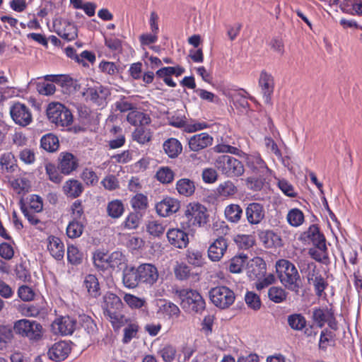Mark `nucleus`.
I'll return each instance as SVG.
<instances>
[{
    "label": "nucleus",
    "mask_w": 362,
    "mask_h": 362,
    "mask_svg": "<svg viewBox=\"0 0 362 362\" xmlns=\"http://www.w3.org/2000/svg\"><path fill=\"white\" fill-rule=\"evenodd\" d=\"M234 241L237 245L242 249H249L254 245V240L250 235H238L235 237Z\"/></svg>",
    "instance_id": "69168bd1"
},
{
    "label": "nucleus",
    "mask_w": 362,
    "mask_h": 362,
    "mask_svg": "<svg viewBox=\"0 0 362 362\" xmlns=\"http://www.w3.org/2000/svg\"><path fill=\"white\" fill-rule=\"evenodd\" d=\"M195 189L194 181L189 178H181L176 182L177 192L184 197H189L194 194Z\"/></svg>",
    "instance_id": "f704fd0d"
},
{
    "label": "nucleus",
    "mask_w": 362,
    "mask_h": 362,
    "mask_svg": "<svg viewBox=\"0 0 362 362\" xmlns=\"http://www.w3.org/2000/svg\"><path fill=\"white\" fill-rule=\"evenodd\" d=\"M186 259L189 264L195 267H202L205 263V257L202 251L189 248L186 251Z\"/></svg>",
    "instance_id": "c9c22d12"
},
{
    "label": "nucleus",
    "mask_w": 362,
    "mask_h": 362,
    "mask_svg": "<svg viewBox=\"0 0 362 362\" xmlns=\"http://www.w3.org/2000/svg\"><path fill=\"white\" fill-rule=\"evenodd\" d=\"M124 207L122 202L119 199L111 201L108 203L107 211L108 215L113 218H119L124 213Z\"/></svg>",
    "instance_id": "a19ab883"
},
{
    "label": "nucleus",
    "mask_w": 362,
    "mask_h": 362,
    "mask_svg": "<svg viewBox=\"0 0 362 362\" xmlns=\"http://www.w3.org/2000/svg\"><path fill=\"white\" fill-rule=\"evenodd\" d=\"M228 247L227 240L222 236L216 239L208 249V257L213 261L216 262L223 256Z\"/></svg>",
    "instance_id": "412c9836"
},
{
    "label": "nucleus",
    "mask_w": 362,
    "mask_h": 362,
    "mask_svg": "<svg viewBox=\"0 0 362 362\" xmlns=\"http://www.w3.org/2000/svg\"><path fill=\"white\" fill-rule=\"evenodd\" d=\"M122 281L126 288H136L140 284L137 267L126 266L122 272Z\"/></svg>",
    "instance_id": "a878e982"
},
{
    "label": "nucleus",
    "mask_w": 362,
    "mask_h": 362,
    "mask_svg": "<svg viewBox=\"0 0 362 362\" xmlns=\"http://www.w3.org/2000/svg\"><path fill=\"white\" fill-rule=\"evenodd\" d=\"M190 268L185 263L177 264L174 268L175 275L180 281L187 280L190 275Z\"/></svg>",
    "instance_id": "0e129e2a"
},
{
    "label": "nucleus",
    "mask_w": 362,
    "mask_h": 362,
    "mask_svg": "<svg viewBox=\"0 0 362 362\" xmlns=\"http://www.w3.org/2000/svg\"><path fill=\"white\" fill-rule=\"evenodd\" d=\"M35 88L39 94L42 95H51L56 91V86L53 83L40 81L35 83Z\"/></svg>",
    "instance_id": "e2e57ef3"
},
{
    "label": "nucleus",
    "mask_w": 362,
    "mask_h": 362,
    "mask_svg": "<svg viewBox=\"0 0 362 362\" xmlns=\"http://www.w3.org/2000/svg\"><path fill=\"white\" fill-rule=\"evenodd\" d=\"M165 153L170 158H175L182 152V146L180 141L175 138L167 139L163 145Z\"/></svg>",
    "instance_id": "2f4dec72"
},
{
    "label": "nucleus",
    "mask_w": 362,
    "mask_h": 362,
    "mask_svg": "<svg viewBox=\"0 0 362 362\" xmlns=\"http://www.w3.org/2000/svg\"><path fill=\"white\" fill-rule=\"evenodd\" d=\"M139 272V281L141 284H144L151 287L158 280L159 274L157 267L151 263H143L137 267Z\"/></svg>",
    "instance_id": "9b49d317"
},
{
    "label": "nucleus",
    "mask_w": 362,
    "mask_h": 362,
    "mask_svg": "<svg viewBox=\"0 0 362 362\" xmlns=\"http://www.w3.org/2000/svg\"><path fill=\"white\" fill-rule=\"evenodd\" d=\"M276 272L281 283L288 290L298 294L300 276L296 266L289 260L280 259L276 262Z\"/></svg>",
    "instance_id": "f03ea898"
},
{
    "label": "nucleus",
    "mask_w": 362,
    "mask_h": 362,
    "mask_svg": "<svg viewBox=\"0 0 362 362\" xmlns=\"http://www.w3.org/2000/svg\"><path fill=\"white\" fill-rule=\"evenodd\" d=\"M259 177H249L245 180V184L248 189L254 191V192H259L261 191L265 183L266 180L263 177L262 174H259Z\"/></svg>",
    "instance_id": "3c124183"
},
{
    "label": "nucleus",
    "mask_w": 362,
    "mask_h": 362,
    "mask_svg": "<svg viewBox=\"0 0 362 362\" xmlns=\"http://www.w3.org/2000/svg\"><path fill=\"white\" fill-rule=\"evenodd\" d=\"M333 312L334 310L332 308H328L327 305L323 307H315L313 308V321L318 327L322 328L326 324L329 314Z\"/></svg>",
    "instance_id": "cd10ccee"
},
{
    "label": "nucleus",
    "mask_w": 362,
    "mask_h": 362,
    "mask_svg": "<svg viewBox=\"0 0 362 362\" xmlns=\"http://www.w3.org/2000/svg\"><path fill=\"white\" fill-rule=\"evenodd\" d=\"M58 169L62 174L68 175L76 170L78 166V158L71 153L62 152L60 153Z\"/></svg>",
    "instance_id": "6ab92c4d"
},
{
    "label": "nucleus",
    "mask_w": 362,
    "mask_h": 362,
    "mask_svg": "<svg viewBox=\"0 0 362 362\" xmlns=\"http://www.w3.org/2000/svg\"><path fill=\"white\" fill-rule=\"evenodd\" d=\"M139 331V325L135 323H129L124 329L122 342L124 344H129L136 335Z\"/></svg>",
    "instance_id": "052dcab7"
},
{
    "label": "nucleus",
    "mask_w": 362,
    "mask_h": 362,
    "mask_svg": "<svg viewBox=\"0 0 362 362\" xmlns=\"http://www.w3.org/2000/svg\"><path fill=\"white\" fill-rule=\"evenodd\" d=\"M71 346L69 342L60 341L54 343L49 348L47 356L49 358L55 362L65 360L71 353Z\"/></svg>",
    "instance_id": "dca6fc26"
},
{
    "label": "nucleus",
    "mask_w": 362,
    "mask_h": 362,
    "mask_svg": "<svg viewBox=\"0 0 362 362\" xmlns=\"http://www.w3.org/2000/svg\"><path fill=\"white\" fill-rule=\"evenodd\" d=\"M247 258V255L243 253H241L231 258L229 262V271L233 274H239L242 272L243 268Z\"/></svg>",
    "instance_id": "ea45409f"
},
{
    "label": "nucleus",
    "mask_w": 362,
    "mask_h": 362,
    "mask_svg": "<svg viewBox=\"0 0 362 362\" xmlns=\"http://www.w3.org/2000/svg\"><path fill=\"white\" fill-rule=\"evenodd\" d=\"M213 142V137L208 133L202 132L192 136L189 141V147L193 151H199L204 149L209 146H211Z\"/></svg>",
    "instance_id": "5701e85b"
},
{
    "label": "nucleus",
    "mask_w": 362,
    "mask_h": 362,
    "mask_svg": "<svg viewBox=\"0 0 362 362\" xmlns=\"http://www.w3.org/2000/svg\"><path fill=\"white\" fill-rule=\"evenodd\" d=\"M19 206L23 216L31 225L36 226L40 222V219L35 215H34L30 211V210L26 206L23 197H21L19 200Z\"/></svg>",
    "instance_id": "4d7b16f0"
},
{
    "label": "nucleus",
    "mask_w": 362,
    "mask_h": 362,
    "mask_svg": "<svg viewBox=\"0 0 362 362\" xmlns=\"http://www.w3.org/2000/svg\"><path fill=\"white\" fill-rule=\"evenodd\" d=\"M13 325H0V343L7 344L11 343L14 334Z\"/></svg>",
    "instance_id": "864d4df0"
},
{
    "label": "nucleus",
    "mask_w": 362,
    "mask_h": 362,
    "mask_svg": "<svg viewBox=\"0 0 362 362\" xmlns=\"http://www.w3.org/2000/svg\"><path fill=\"white\" fill-rule=\"evenodd\" d=\"M63 190L69 197L77 198L82 194L83 187L78 180L70 179L65 182Z\"/></svg>",
    "instance_id": "72a5a7b5"
},
{
    "label": "nucleus",
    "mask_w": 362,
    "mask_h": 362,
    "mask_svg": "<svg viewBox=\"0 0 362 362\" xmlns=\"http://www.w3.org/2000/svg\"><path fill=\"white\" fill-rule=\"evenodd\" d=\"M43 78L46 81L59 86L64 94H69L76 90V81L68 74H47Z\"/></svg>",
    "instance_id": "f8f14e48"
},
{
    "label": "nucleus",
    "mask_w": 362,
    "mask_h": 362,
    "mask_svg": "<svg viewBox=\"0 0 362 362\" xmlns=\"http://www.w3.org/2000/svg\"><path fill=\"white\" fill-rule=\"evenodd\" d=\"M168 243L177 249L186 248L189 245V234L180 228H170L167 230Z\"/></svg>",
    "instance_id": "ddd939ff"
},
{
    "label": "nucleus",
    "mask_w": 362,
    "mask_h": 362,
    "mask_svg": "<svg viewBox=\"0 0 362 362\" xmlns=\"http://www.w3.org/2000/svg\"><path fill=\"white\" fill-rule=\"evenodd\" d=\"M207 209L199 202H191L186 208L185 215L187 217L189 225L202 226L209 221Z\"/></svg>",
    "instance_id": "6e6552de"
},
{
    "label": "nucleus",
    "mask_w": 362,
    "mask_h": 362,
    "mask_svg": "<svg viewBox=\"0 0 362 362\" xmlns=\"http://www.w3.org/2000/svg\"><path fill=\"white\" fill-rule=\"evenodd\" d=\"M131 204L135 210H144L148 207V197L144 194H136L131 200Z\"/></svg>",
    "instance_id": "680f3d73"
},
{
    "label": "nucleus",
    "mask_w": 362,
    "mask_h": 362,
    "mask_svg": "<svg viewBox=\"0 0 362 362\" xmlns=\"http://www.w3.org/2000/svg\"><path fill=\"white\" fill-rule=\"evenodd\" d=\"M52 326L54 330L57 329L61 335H71L77 329V320L69 315L61 316L54 321Z\"/></svg>",
    "instance_id": "4468645a"
},
{
    "label": "nucleus",
    "mask_w": 362,
    "mask_h": 362,
    "mask_svg": "<svg viewBox=\"0 0 362 362\" xmlns=\"http://www.w3.org/2000/svg\"><path fill=\"white\" fill-rule=\"evenodd\" d=\"M217 169L228 177H239L244 173L242 162L229 155L218 156L214 163Z\"/></svg>",
    "instance_id": "423d86ee"
},
{
    "label": "nucleus",
    "mask_w": 362,
    "mask_h": 362,
    "mask_svg": "<svg viewBox=\"0 0 362 362\" xmlns=\"http://www.w3.org/2000/svg\"><path fill=\"white\" fill-rule=\"evenodd\" d=\"M16 160L12 153H3L0 157V164L2 169H5L7 172L13 173L16 170L17 165Z\"/></svg>",
    "instance_id": "37998d69"
},
{
    "label": "nucleus",
    "mask_w": 362,
    "mask_h": 362,
    "mask_svg": "<svg viewBox=\"0 0 362 362\" xmlns=\"http://www.w3.org/2000/svg\"><path fill=\"white\" fill-rule=\"evenodd\" d=\"M124 300L132 309H139L144 306L146 303L144 298L131 293H126L124 296Z\"/></svg>",
    "instance_id": "6e6d98bb"
},
{
    "label": "nucleus",
    "mask_w": 362,
    "mask_h": 362,
    "mask_svg": "<svg viewBox=\"0 0 362 362\" xmlns=\"http://www.w3.org/2000/svg\"><path fill=\"white\" fill-rule=\"evenodd\" d=\"M83 286L90 297L97 298L100 296V284L95 275L91 274L86 275L83 281Z\"/></svg>",
    "instance_id": "7c9ffc66"
},
{
    "label": "nucleus",
    "mask_w": 362,
    "mask_h": 362,
    "mask_svg": "<svg viewBox=\"0 0 362 362\" xmlns=\"http://www.w3.org/2000/svg\"><path fill=\"white\" fill-rule=\"evenodd\" d=\"M288 324L294 330H302L306 325V320L302 314L294 313L288 317Z\"/></svg>",
    "instance_id": "de8ad7c7"
},
{
    "label": "nucleus",
    "mask_w": 362,
    "mask_h": 362,
    "mask_svg": "<svg viewBox=\"0 0 362 362\" xmlns=\"http://www.w3.org/2000/svg\"><path fill=\"white\" fill-rule=\"evenodd\" d=\"M45 170L50 181L55 184H59L62 181L63 177L59 173L58 169L56 168L54 164L47 163L45 165Z\"/></svg>",
    "instance_id": "13d9d810"
},
{
    "label": "nucleus",
    "mask_w": 362,
    "mask_h": 362,
    "mask_svg": "<svg viewBox=\"0 0 362 362\" xmlns=\"http://www.w3.org/2000/svg\"><path fill=\"white\" fill-rule=\"evenodd\" d=\"M245 215L250 224H259L265 216L263 205L258 202L250 203L245 209Z\"/></svg>",
    "instance_id": "aec40b11"
},
{
    "label": "nucleus",
    "mask_w": 362,
    "mask_h": 362,
    "mask_svg": "<svg viewBox=\"0 0 362 362\" xmlns=\"http://www.w3.org/2000/svg\"><path fill=\"white\" fill-rule=\"evenodd\" d=\"M304 218L303 211L297 208L291 209L287 215L288 223L294 227L300 226L304 221Z\"/></svg>",
    "instance_id": "8fccbe9b"
},
{
    "label": "nucleus",
    "mask_w": 362,
    "mask_h": 362,
    "mask_svg": "<svg viewBox=\"0 0 362 362\" xmlns=\"http://www.w3.org/2000/svg\"><path fill=\"white\" fill-rule=\"evenodd\" d=\"M87 93L90 100L98 105H103L110 95L109 89L102 85L89 88Z\"/></svg>",
    "instance_id": "393cba45"
},
{
    "label": "nucleus",
    "mask_w": 362,
    "mask_h": 362,
    "mask_svg": "<svg viewBox=\"0 0 362 362\" xmlns=\"http://www.w3.org/2000/svg\"><path fill=\"white\" fill-rule=\"evenodd\" d=\"M306 239L310 240L314 247L320 251H327L325 236L320 231L317 225H310L308 230L301 235L300 240H306Z\"/></svg>",
    "instance_id": "1a4fd4ad"
},
{
    "label": "nucleus",
    "mask_w": 362,
    "mask_h": 362,
    "mask_svg": "<svg viewBox=\"0 0 362 362\" xmlns=\"http://www.w3.org/2000/svg\"><path fill=\"white\" fill-rule=\"evenodd\" d=\"M14 272L17 279L23 282H29L30 281V273L27 268L25 261L21 260L19 264H17Z\"/></svg>",
    "instance_id": "603ef678"
},
{
    "label": "nucleus",
    "mask_w": 362,
    "mask_h": 362,
    "mask_svg": "<svg viewBox=\"0 0 362 362\" xmlns=\"http://www.w3.org/2000/svg\"><path fill=\"white\" fill-rule=\"evenodd\" d=\"M100 70L105 74L113 76L116 74L120 73L122 68L117 66L115 62L103 60L99 64Z\"/></svg>",
    "instance_id": "5fc2aeb1"
},
{
    "label": "nucleus",
    "mask_w": 362,
    "mask_h": 362,
    "mask_svg": "<svg viewBox=\"0 0 362 362\" xmlns=\"http://www.w3.org/2000/svg\"><path fill=\"white\" fill-rule=\"evenodd\" d=\"M245 301L247 307L254 311L259 310L262 305L259 296L254 291L246 292Z\"/></svg>",
    "instance_id": "79ce46f5"
},
{
    "label": "nucleus",
    "mask_w": 362,
    "mask_h": 362,
    "mask_svg": "<svg viewBox=\"0 0 362 362\" xmlns=\"http://www.w3.org/2000/svg\"><path fill=\"white\" fill-rule=\"evenodd\" d=\"M224 214L228 221L238 223L243 216V209L240 205L231 204L226 207Z\"/></svg>",
    "instance_id": "4c0bfd02"
},
{
    "label": "nucleus",
    "mask_w": 362,
    "mask_h": 362,
    "mask_svg": "<svg viewBox=\"0 0 362 362\" xmlns=\"http://www.w3.org/2000/svg\"><path fill=\"white\" fill-rule=\"evenodd\" d=\"M247 165L256 174L264 175L269 170L266 163L259 154L247 157Z\"/></svg>",
    "instance_id": "c85d7f7f"
},
{
    "label": "nucleus",
    "mask_w": 362,
    "mask_h": 362,
    "mask_svg": "<svg viewBox=\"0 0 362 362\" xmlns=\"http://www.w3.org/2000/svg\"><path fill=\"white\" fill-rule=\"evenodd\" d=\"M247 99H250L251 101H256L253 96H245L241 94H238L233 97V104L234 107L241 113H245L250 110V104L247 102Z\"/></svg>",
    "instance_id": "58836bf2"
},
{
    "label": "nucleus",
    "mask_w": 362,
    "mask_h": 362,
    "mask_svg": "<svg viewBox=\"0 0 362 362\" xmlns=\"http://www.w3.org/2000/svg\"><path fill=\"white\" fill-rule=\"evenodd\" d=\"M134 141L140 144H145L151 140V133L150 130H146L144 127H137L132 133Z\"/></svg>",
    "instance_id": "49530a36"
},
{
    "label": "nucleus",
    "mask_w": 362,
    "mask_h": 362,
    "mask_svg": "<svg viewBox=\"0 0 362 362\" xmlns=\"http://www.w3.org/2000/svg\"><path fill=\"white\" fill-rule=\"evenodd\" d=\"M13 330L16 334L37 341L42 337V326L35 320L20 319L13 322Z\"/></svg>",
    "instance_id": "39448f33"
},
{
    "label": "nucleus",
    "mask_w": 362,
    "mask_h": 362,
    "mask_svg": "<svg viewBox=\"0 0 362 362\" xmlns=\"http://www.w3.org/2000/svg\"><path fill=\"white\" fill-rule=\"evenodd\" d=\"M269 300L275 303H283L287 297L286 291L278 286H272L268 291Z\"/></svg>",
    "instance_id": "a18cd8bd"
},
{
    "label": "nucleus",
    "mask_w": 362,
    "mask_h": 362,
    "mask_svg": "<svg viewBox=\"0 0 362 362\" xmlns=\"http://www.w3.org/2000/svg\"><path fill=\"white\" fill-rule=\"evenodd\" d=\"M10 115L13 122L22 127L30 124L32 115L29 108L23 103H15L10 107Z\"/></svg>",
    "instance_id": "9d476101"
},
{
    "label": "nucleus",
    "mask_w": 362,
    "mask_h": 362,
    "mask_svg": "<svg viewBox=\"0 0 362 362\" xmlns=\"http://www.w3.org/2000/svg\"><path fill=\"white\" fill-rule=\"evenodd\" d=\"M278 187L280 190L287 197L294 198L297 196L293 186L285 179L278 181Z\"/></svg>",
    "instance_id": "774afa93"
},
{
    "label": "nucleus",
    "mask_w": 362,
    "mask_h": 362,
    "mask_svg": "<svg viewBox=\"0 0 362 362\" xmlns=\"http://www.w3.org/2000/svg\"><path fill=\"white\" fill-rule=\"evenodd\" d=\"M83 231V225L78 220H72L66 227V235L74 239L80 237Z\"/></svg>",
    "instance_id": "09e8293b"
},
{
    "label": "nucleus",
    "mask_w": 362,
    "mask_h": 362,
    "mask_svg": "<svg viewBox=\"0 0 362 362\" xmlns=\"http://www.w3.org/2000/svg\"><path fill=\"white\" fill-rule=\"evenodd\" d=\"M267 272V264L259 257L252 259L247 264V275L250 280L260 279Z\"/></svg>",
    "instance_id": "f3484780"
},
{
    "label": "nucleus",
    "mask_w": 362,
    "mask_h": 362,
    "mask_svg": "<svg viewBox=\"0 0 362 362\" xmlns=\"http://www.w3.org/2000/svg\"><path fill=\"white\" fill-rule=\"evenodd\" d=\"M259 238L266 248L279 247L282 246L280 235L272 230H261L258 233Z\"/></svg>",
    "instance_id": "4be33fe9"
},
{
    "label": "nucleus",
    "mask_w": 362,
    "mask_h": 362,
    "mask_svg": "<svg viewBox=\"0 0 362 362\" xmlns=\"http://www.w3.org/2000/svg\"><path fill=\"white\" fill-rule=\"evenodd\" d=\"M83 253L78 247L74 245H67V262L69 264L78 266L83 262Z\"/></svg>",
    "instance_id": "e433bc0d"
},
{
    "label": "nucleus",
    "mask_w": 362,
    "mask_h": 362,
    "mask_svg": "<svg viewBox=\"0 0 362 362\" xmlns=\"http://www.w3.org/2000/svg\"><path fill=\"white\" fill-rule=\"evenodd\" d=\"M147 231L154 237H160L165 232V226L158 221H149L146 226Z\"/></svg>",
    "instance_id": "338daca9"
},
{
    "label": "nucleus",
    "mask_w": 362,
    "mask_h": 362,
    "mask_svg": "<svg viewBox=\"0 0 362 362\" xmlns=\"http://www.w3.org/2000/svg\"><path fill=\"white\" fill-rule=\"evenodd\" d=\"M259 86L261 88L264 103L267 104L271 103L272 95L274 90V78L273 76L265 70H262L259 75Z\"/></svg>",
    "instance_id": "2eb2a0df"
},
{
    "label": "nucleus",
    "mask_w": 362,
    "mask_h": 362,
    "mask_svg": "<svg viewBox=\"0 0 362 362\" xmlns=\"http://www.w3.org/2000/svg\"><path fill=\"white\" fill-rule=\"evenodd\" d=\"M77 320V328L82 327L86 332L93 336L97 334L98 328L95 321L88 315L79 314Z\"/></svg>",
    "instance_id": "bb28decb"
},
{
    "label": "nucleus",
    "mask_w": 362,
    "mask_h": 362,
    "mask_svg": "<svg viewBox=\"0 0 362 362\" xmlns=\"http://www.w3.org/2000/svg\"><path fill=\"white\" fill-rule=\"evenodd\" d=\"M175 173L168 166L160 167L156 174L157 180L163 184H169L174 180Z\"/></svg>",
    "instance_id": "c03bdc74"
},
{
    "label": "nucleus",
    "mask_w": 362,
    "mask_h": 362,
    "mask_svg": "<svg viewBox=\"0 0 362 362\" xmlns=\"http://www.w3.org/2000/svg\"><path fill=\"white\" fill-rule=\"evenodd\" d=\"M237 191V187L233 182L229 180L220 184L217 188V192L224 197L233 196L236 194Z\"/></svg>",
    "instance_id": "bf43d9fd"
},
{
    "label": "nucleus",
    "mask_w": 362,
    "mask_h": 362,
    "mask_svg": "<svg viewBox=\"0 0 362 362\" xmlns=\"http://www.w3.org/2000/svg\"><path fill=\"white\" fill-rule=\"evenodd\" d=\"M46 114L49 122L54 124L57 127H69L74 121L71 110L60 103H49L47 107Z\"/></svg>",
    "instance_id": "20e7f679"
},
{
    "label": "nucleus",
    "mask_w": 362,
    "mask_h": 362,
    "mask_svg": "<svg viewBox=\"0 0 362 362\" xmlns=\"http://www.w3.org/2000/svg\"><path fill=\"white\" fill-rule=\"evenodd\" d=\"M101 308L105 317L111 323L115 332L125 325L128 320L124 312V303L115 293L107 292L103 297Z\"/></svg>",
    "instance_id": "f257e3e1"
},
{
    "label": "nucleus",
    "mask_w": 362,
    "mask_h": 362,
    "mask_svg": "<svg viewBox=\"0 0 362 362\" xmlns=\"http://www.w3.org/2000/svg\"><path fill=\"white\" fill-rule=\"evenodd\" d=\"M40 147L49 153L57 151L59 147L58 137L52 133L43 135L40 139Z\"/></svg>",
    "instance_id": "473e14b6"
},
{
    "label": "nucleus",
    "mask_w": 362,
    "mask_h": 362,
    "mask_svg": "<svg viewBox=\"0 0 362 362\" xmlns=\"http://www.w3.org/2000/svg\"><path fill=\"white\" fill-rule=\"evenodd\" d=\"M175 295L180 300L182 308L187 313L201 314L206 308V303L197 290L182 288L176 290Z\"/></svg>",
    "instance_id": "7ed1b4c3"
},
{
    "label": "nucleus",
    "mask_w": 362,
    "mask_h": 362,
    "mask_svg": "<svg viewBox=\"0 0 362 362\" xmlns=\"http://www.w3.org/2000/svg\"><path fill=\"white\" fill-rule=\"evenodd\" d=\"M156 211L161 217H166L176 213L180 207V202L177 199L165 197L156 204Z\"/></svg>",
    "instance_id": "a211bd4d"
},
{
    "label": "nucleus",
    "mask_w": 362,
    "mask_h": 362,
    "mask_svg": "<svg viewBox=\"0 0 362 362\" xmlns=\"http://www.w3.org/2000/svg\"><path fill=\"white\" fill-rule=\"evenodd\" d=\"M209 296L211 303L221 310L228 308L235 300L234 291L226 286L211 288Z\"/></svg>",
    "instance_id": "0eeeda50"
},
{
    "label": "nucleus",
    "mask_w": 362,
    "mask_h": 362,
    "mask_svg": "<svg viewBox=\"0 0 362 362\" xmlns=\"http://www.w3.org/2000/svg\"><path fill=\"white\" fill-rule=\"evenodd\" d=\"M47 241V250L50 255L57 261L62 260L64 256V245L61 239L54 235H49Z\"/></svg>",
    "instance_id": "b1692460"
},
{
    "label": "nucleus",
    "mask_w": 362,
    "mask_h": 362,
    "mask_svg": "<svg viewBox=\"0 0 362 362\" xmlns=\"http://www.w3.org/2000/svg\"><path fill=\"white\" fill-rule=\"evenodd\" d=\"M127 120L130 124L139 127H144L151 122L148 114L137 111L136 108L127 115Z\"/></svg>",
    "instance_id": "c756f323"
}]
</instances>
